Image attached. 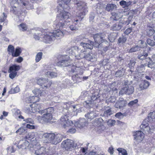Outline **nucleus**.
I'll list each match as a JSON object with an SVG mask.
<instances>
[{
  "instance_id": "nucleus-13",
  "label": "nucleus",
  "mask_w": 155,
  "mask_h": 155,
  "mask_svg": "<svg viewBox=\"0 0 155 155\" xmlns=\"http://www.w3.org/2000/svg\"><path fill=\"white\" fill-rule=\"evenodd\" d=\"M43 41L46 43L51 44L55 40L52 33L49 32L45 35L42 37Z\"/></svg>"
},
{
  "instance_id": "nucleus-7",
  "label": "nucleus",
  "mask_w": 155,
  "mask_h": 155,
  "mask_svg": "<svg viewBox=\"0 0 155 155\" xmlns=\"http://www.w3.org/2000/svg\"><path fill=\"white\" fill-rule=\"evenodd\" d=\"M58 122L64 128L74 125V123L71 120H69L67 115L62 116L58 120Z\"/></svg>"
},
{
  "instance_id": "nucleus-52",
  "label": "nucleus",
  "mask_w": 155,
  "mask_h": 155,
  "mask_svg": "<svg viewBox=\"0 0 155 155\" xmlns=\"http://www.w3.org/2000/svg\"><path fill=\"white\" fill-rule=\"evenodd\" d=\"M26 132V131L24 128L21 127L17 130L16 131V133H19L20 135H23Z\"/></svg>"
},
{
  "instance_id": "nucleus-14",
  "label": "nucleus",
  "mask_w": 155,
  "mask_h": 155,
  "mask_svg": "<svg viewBox=\"0 0 155 155\" xmlns=\"http://www.w3.org/2000/svg\"><path fill=\"white\" fill-rule=\"evenodd\" d=\"M83 54H81L79 57L82 58H84L87 60L90 61L92 62H93L96 60L97 56L95 54H93L92 53H89L85 54V53L84 52Z\"/></svg>"
},
{
  "instance_id": "nucleus-40",
  "label": "nucleus",
  "mask_w": 155,
  "mask_h": 155,
  "mask_svg": "<svg viewBox=\"0 0 155 155\" xmlns=\"http://www.w3.org/2000/svg\"><path fill=\"white\" fill-rule=\"evenodd\" d=\"M45 75L47 77L50 78H54L57 76V73L50 71L46 72Z\"/></svg>"
},
{
  "instance_id": "nucleus-48",
  "label": "nucleus",
  "mask_w": 155,
  "mask_h": 155,
  "mask_svg": "<svg viewBox=\"0 0 155 155\" xmlns=\"http://www.w3.org/2000/svg\"><path fill=\"white\" fill-rule=\"evenodd\" d=\"M42 54H43L42 52H39L37 54L35 57L36 62H39L41 59Z\"/></svg>"
},
{
  "instance_id": "nucleus-20",
  "label": "nucleus",
  "mask_w": 155,
  "mask_h": 155,
  "mask_svg": "<svg viewBox=\"0 0 155 155\" xmlns=\"http://www.w3.org/2000/svg\"><path fill=\"white\" fill-rule=\"evenodd\" d=\"M127 104V102L123 98H120L116 103L114 107L117 108L121 109L125 106Z\"/></svg>"
},
{
  "instance_id": "nucleus-38",
  "label": "nucleus",
  "mask_w": 155,
  "mask_h": 155,
  "mask_svg": "<svg viewBox=\"0 0 155 155\" xmlns=\"http://www.w3.org/2000/svg\"><path fill=\"white\" fill-rule=\"evenodd\" d=\"M148 119H146L143 120L142 124L140 126L141 128L145 130H144V129H146L147 130L148 129H149L150 127L148 126L149 124L148 123Z\"/></svg>"
},
{
  "instance_id": "nucleus-44",
  "label": "nucleus",
  "mask_w": 155,
  "mask_h": 155,
  "mask_svg": "<svg viewBox=\"0 0 155 155\" xmlns=\"http://www.w3.org/2000/svg\"><path fill=\"white\" fill-rule=\"evenodd\" d=\"M21 52V49L19 47L16 48L15 49V52H14L12 54V56L14 57H17L19 56Z\"/></svg>"
},
{
  "instance_id": "nucleus-56",
  "label": "nucleus",
  "mask_w": 155,
  "mask_h": 155,
  "mask_svg": "<svg viewBox=\"0 0 155 155\" xmlns=\"http://www.w3.org/2000/svg\"><path fill=\"white\" fill-rule=\"evenodd\" d=\"M117 150L119 152L121 153L123 155H127V151L124 149L120 148H118Z\"/></svg>"
},
{
  "instance_id": "nucleus-9",
  "label": "nucleus",
  "mask_w": 155,
  "mask_h": 155,
  "mask_svg": "<svg viewBox=\"0 0 155 155\" xmlns=\"http://www.w3.org/2000/svg\"><path fill=\"white\" fill-rule=\"evenodd\" d=\"M37 84L43 88H47L49 87L52 83L47 78H41L38 79L37 81Z\"/></svg>"
},
{
  "instance_id": "nucleus-60",
  "label": "nucleus",
  "mask_w": 155,
  "mask_h": 155,
  "mask_svg": "<svg viewBox=\"0 0 155 155\" xmlns=\"http://www.w3.org/2000/svg\"><path fill=\"white\" fill-rule=\"evenodd\" d=\"M138 100L137 99H135L134 100L130 101L128 104V105L129 107H131L134 104L137 103Z\"/></svg>"
},
{
  "instance_id": "nucleus-63",
  "label": "nucleus",
  "mask_w": 155,
  "mask_h": 155,
  "mask_svg": "<svg viewBox=\"0 0 155 155\" xmlns=\"http://www.w3.org/2000/svg\"><path fill=\"white\" fill-rule=\"evenodd\" d=\"M26 139H28L29 140H31V141L34 139V135L33 134H29L26 137Z\"/></svg>"
},
{
  "instance_id": "nucleus-22",
  "label": "nucleus",
  "mask_w": 155,
  "mask_h": 155,
  "mask_svg": "<svg viewBox=\"0 0 155 155\" xmlns=\"http://www.w3.org/2000/svg\"><path fill=\"white\" fill-rule=\"evenodd\" d=\"M94 43L90 40H88L87 43L82 42L80 43L81 45L84 49H91L93 48V46L94 45Z\"/></svg>"
},
{
  "instance_id": "nucleus-29",
  "label": "nucleus",
  "mask_w": 155,
  "mask_h": 155,
  "mask_svg": "<svg viewBox=\"0 0 155 155\" xmlns=\"http://www.w3.org/2000/svg\"><path fill=\"white\" fill-rule=\"evenodd\" d=\"M100 97L99 92L97 90L92 91L91 98L92 101H94L98 98Z\"/></svg>"
},
{
  "instance_id": "nucleus-18",
  "label": "nucleus",
  "mask_w": 155,
  "mask_h": 155,
  "mask_svg": "<svg viewBox=\"0 0 155 155\" xmlns=\"http://www.w3.org/2000/svg\"><path fill=\"white\" fill-rule=\"evenodd\" d=\"M60 3L58 6L59 8L68 9L70 8L69 3L71 0H59Z\"/></svg>"
},
{
  "instance_id": "nucleus-62",
  "label": "nucleus",
  "mask_w": 155,
  "mask_h": 155,
  "mask_svg": "<svg viewBox=\"0 0 155 155\" xmlns=\"http://www.w3.org/2000/svg\"><path fill=\"white\" fill-rule=\"evenodd\" d=\"M17 1L18 0H10L11 6H14V5L18 6Z\"/></svg>"
},
{
  "instance_id": "nucleus-15",
  "label": "nucleus",
  "mask_w": 155,
  "mask_h": 155,
  "mask_svg": "<svg viewBox=\"0 0 155 155\" xmlns=\"http://www.w3.org/2000/svg\"><path fill=\"white\" fill-rule=\"evenodd\" d=\"M74 51V56L75 57V59L77 60H79V61L80 60V58L79 56L81 54H83L84 52H85L84 51H83L82 50H81V48H79V47L75 46L71 47V50H70Z\"/></svg>"
},
{
  "instance_id": "nucleus-8",
  "label": "nucleus",
  "mask_w": 155,
  "mask_h": 155,
  "mask_svg": "<svg viewBox=\"0 0 155 155\" xmlns=\"http://www.w3.org/2000/svg\"><path fill=\"white\" fill-rule=\"evenodd\" d=\"M61 146L66 150H68L76 147L77 146V144L74 143L73 140L67 139L62 142Z\"/></svg>"
},
{
  "instance_id": "nucleus-31",
  "label": "nucleus",
  "mask_w": 155,
  "mask_h": 155,
  "mask_svg": "<svg viewBox=\"0 0 155 155\" xmlns=\"http://www.w3.org/2000/svg\"><path fill=\"white\" fill-rule=\"evenodd\" d=\"M63 137V135L61 134H55V139H54V144L56 145L61 142Z\"/></svg>"
},
{
  "instance_id": "nucleus-11",
  "label": "nucleus",
  "mask_w": 155,
  "mask_h": 155,
  "mask_svg": "<svg viewBox=\"0 0 155 155\" xmlns=\"http://www.w3.org/2000/svg\"><path fill=\"white\" fill-rule=\"evenodd\" d=\"M42 137L45 140V141L46 143L54 144V134L45 133L43 135Z\"/></svg>"
},
{
  "instance_id": "nucleus-21",
  "label": "nucleus",
  "mask_w": 155,
  "mask_h": 155,
  "mask_svg": "<svg viewBox=\"0 0 155 155\" xmlns=\"http://www.w3.org/2000/svg\"><path fill=\"white\" fill-rule=\"evenodd\" d=\"M87 123L84 118H81L77 122L75 123L74 125L76 127L81 128L85 126Z\"/></svg>"
},
{
  "instance_id": "nucleus-39",
  "label": "nucleus",
  "mask_w": 155,
  "mask_h": 155,
  "mask_svg": "<svg viewBox=\"0 0 155 155\" xmlns=\"http://www.w3.org/2000/svg\"><path fill=\"white\" fill-rule=\"evenodd\" d=\"M144 61H143L141 65L137 67V70L139 73L143 72L145 70V67L147 66V64L145 63H143Z\"/></svg>"
},
{
  "instance_id": "nucleus-58",
  "label": "nucleus",
  "mask_w": 155,
  "mask_h": 155,
  "mask_svg": "<svg viewBox=\"0 0 155 155\" xmlns=\"http://www.w3.org/2000/svg\"><path fill=\"white\" fill-rule=\"evenodd\" d=\"M31 143L34 146H37V147H39L40 145L38 142L37 140H36V138L31 140Z\"/></svg>"
},
{
  "instance_id": "nucleus-55",
  "label": "nucleus",
  "mask_w": 155,
  "mask_h": 155,
  "mask_svg": "<svg viewBox=\"0 0 155 155\" xmlns=\"http://www.w3.org/2000/svg\"><path fill=\"white\" fill-rule=\"evenodd\" d=\"M19 28L20 30L22 31L26 30L27 28L26 25L24 24H21L19 25Z\"/></svg>"
},
{
  "instance_id": "nucleus-27",
  "label": "nucleus",
  "mask_w": 155,
  "mask_h": 155,
  "mask_svg": "<svg viewBox=\"0 0 155 155\" xmlns=\"http://www.w3.org/2000/svg\"><path fill=\"white\" fill-rule=\"evenodd\" d=\"M148 54L147 53L143 52L139 54L137 56V58L141 60H143L144 61L147 62L150 60V58H147Z\"/></svg>"
},
{
  "instance_id": "nucleus-16",
  "label": "nucleus",
  "mask_w": 155,
  "mask_h": 155,
  "mask_svg": "<svg viewBox=\"0 0 155 155\" xmlns=\"http://www.w3.org/2000/svg\"><path fill=\"white\" fill-rule=\"evenodd\" d=\"M74 3L76 4L77 6L82 10L79 12H78L76 15H78L80 13L85 12V15L86 13L87 12V7L86 6L84 5V3H83L82 2L79 1H74Z\"/></svg>"
},
{
  "instance_id": "nucleus-33",
  "label": "nucleus",
  "mask_w": 155,
  "mask_h": 155,
  "mask_svg": "<svg viewBox=\"0 0 155 155\" xmlns=\"http://www.w3.org/2000/svg\"><path fill=\"white\" fill-rule=\"evenodd\" d=\"M150 85L149 82L146 80H144L141 82L139 87L141 90L147 88Z\"/></svg>"
},
{
  "instance_id": "nucleus-43",
  "label": "nucleus",
  "mask_w": 155,
  "mask_h": 155,
  "mask_svg": "<svg viewBox=\"0 0 155 155\" xmlns=\"http://www.w3.org/2000/svg\"><path fill=\"white\" fill-rule=\"evenodd\" d=\"M10 11L11 12L16 14L19 11V9L18 6L14 5V6H11Z\"/></svg>"
},
{
  "instance_id": "nucleus-35",
  "label": "nucleus",
  "mask_w": 155,
  "mask_h": 155,
  "mask_svg": "<svg viewBox=\"0 0 155 155\" xmlns=\"http://www.w3.org/2000/svg\"><path fill=\"white\" fill-rule=\"evenodd\" d=\"M146 63L148 67L150 68L152 71L155 70V62L151 61L150 59V60L147 61Z\"/></svg>"
},
{
  "instance_id": "nucleus-32",
  "label": "nucleus",
  "mask_w": 155,
  "mask_h": 155,
  "mask_svg": "<svg viewBox=\"0 0 155 155\" xmlns=\"http://www.w3.org/2000/svg\"><path fill=\"white\" fill-rule=\"evenodd\" d=\"M34 92H35L36 93L35 95L36 96H33L30 97V99L31 101H32V102H37L36 101H35V100L36 99H38V97L37 96H39V95L41 96L42 95L41 93V91L38 89H36L34 91Z\"/></svg>"
},
{
  "instance_id": "nucleus-30",
  "label": "nucleus",
  "mask_w": 155,
  "mask_h": 155,
  "mask_svg": "<svg viewBox=\"0 0 155 155\" xmlns=\"http://www.w3.org/2000/svg\"><path fill=\"white\" fill-rule=\"evenodd\" d=\"M45 148L43 147H38V149L35 150V154L36 155H42L45 153Z\"/></svg>"
},
{
  "instance_id": "nucleus-25",
  "label": "nucleus",
  "mask_w": 155,
  "mask_h": 155,
  "mask_svg": "<svg viewBox=\"0 0 155 155\" xmlns=\"http://www.w3.org/2000/svg\"><path fill=\"white\" fill-rule=\"evenodd\" d=\"M29 106L31 108L32 112H38L39 113V111H42L41 110V107L40 104H30Z\"/></svg>"
},
{
  "instance_id": "nucleus-53",
  "label": "nucleus",
  "mask_w": 155,
  "mask_h": 155,
  "mask_svg": "<svg viewBox=\"0 0 155 155\" xmlns=\"http://www.w3.org/2000/svg\"><path fill=\"white\" fill-rule=\"evenodd\" d=\"M155 32V30L152 28H150L149 29L147 30V35L150 36L152 35Z\"/></svg>"
},
{
  "instance_id": "nucleus-10",
  "label": "nucleus",
  "mask_w": 155,
  "mask_h": 155,
  "mask_svg": "<svg viewBox=\"0 0 155 155\" xmlns=\"http://www.w3.org/2000/svg\"><path fill=\"white\" fill-rule=\"evenodd\" d=\"M134 91V87L132 85H130L122 87L120 91L119 94L121 95L124 94L129 95L132 94Z\"/></svg>"
},
{
  "instance_id": "nucleus-57",
  "label": "nucleus",
  "mask_w": 155,
  "mask_h": 155,
  "mask_svg": "<svg viewBox=\"0 0 155 155\" xmlns=\"http://www.w3.org/2000/svg\"><path fill=\"white\" fill-rule=\"evenodd\" d=\"M21 4L25 6L26 8H28L30 6V4L28 1L25 0L21 2Z\"/></svg>"
},
{
  "instance_id": "nucleus-54",
  "label": "nucleus",
  "mask_w": 155,
  "mask_h": 155,
  "mask_svg": "<svg viewBox=\"0 0 155 155\" xmlns=\"http://www.w3.org/2000/svg\"><path fill=\"white\" fill-rule=\"evenodd\" d=\"M8 72L10 73V74H9V77L10 78L12 79H13L15 78L17 74V72L15 71H10L9 70Z\"/></svg>"
},
{
  "instance_id": "nucleus-64",
  "label": "nucleus",
  "mask_w": 155,
  "mask_h": 155,
  "mask_svg": "<svg viewBox=\"0 0 155 155\" xmlns=\"http://www.w3.org/2000/svg\"><path fill=\"white\" fill-rule=\"evenodd\" d=\"M24 121H25L27 123H29L32 124H34V121L31 118H28L26 119H24Z\"/></svg>"
},
{
  "instance_id": "nucleus-45",
  "label": "nucleus",
  "mask_w": 155,
  "mask_h": 155,
  "mask_svg": "<svg viewBox=\"0 0 155 155\" xmlns=\"http://www.w3.org/2000/svg\"><path fill=\"white\" fill-rule=\"evenodd\" d=\"M111 14L112 15L111 18L113 20H117L120 18V17L119 16L120 14H118L116 12H111Z\"/></svg>"
},
{
  "instance_id": "nucleus-12",
  "label": "nucleus",
  "mask_w": 155,
  "mask_h": 155,
  "mask_svg": "<svg viewBox=\"0 0 155 155\" xmlns=\"http://www.w3.org/2000/svg\"><path fill=\"white\" fill-rule=\"evenodd\" d=\"M92 123L95 127H98L99 130H103L105 128L103 124L104 121L101 118L95 119L92 121Z\"/></svg>"
},
{
  "instance_id": "nucleus-26",
  "label": "nucleus",
  "mask_w": 155,
  "mask_h": 155,
  "mask_svg": "<svg viewBox=\"0 0 155 155\" xmlns=\"http://www.w3.org/2000/svg\"><path fill=\"white\" fill-rule=\"evenodd\" d=\"M29 145V143L28 141L26 140H21L18 145V147L19 148H22L23 149H25Z\"/></svg>"
},
{
  "instance_id": "nucleus-47",
  "label": "nucleus",
  "mask_w": 155,
  "mask_h": 155,
  "mask_svg": "<svg viewBox=\"0 0 155 155\" xmlns=\"http://www.w3.org/2000/svg\"><path fill=\"white\" fill-rule=\"evenodd\" d=\"M71 81L69 80L66 79L64 81H63L62 84L63 86L62 87L63 88H66L71 85Z\"/></svg>"
},
{
  "instance_id": "nucleus-41",
  "label": "nucleus",
  "mask_w": 155,
  "mask_h": 155,
  "mask_svg": "<svg viewBox=\"0 0 155 155\" xmlns=\"http://www.w3.org/2000/svg\"><path fill=\"white\" fill-rule=\"evenodd\" d=\"M20 69V67L19 65L16 64H12L11 65L9 68V71H18Z\"/></svg>"
},
{
  "instance_id": "nucleus-4",
  "label": "nucleus",
  "mask_w": 155,
  "mask_h": 155,
  "mask_svg": "<svg viewBox=\"0 0 155 155\" xmlns=\"http://www.w3.org/2000/svg\"><path fill=\"white\" fill-rule=\"evenodd\" d=\"M58 61L57 65L61 67H64L71 66L72 61L69 59V56L66 55H59L58 57Z\"/></svg>"
},
{
  "instance_id": "nucleus-6",
  "label": "nucleus",
  "mask_w": 155,
  "mask_h": 155,
  "mask_svg": "<svg viewBox=\"0 0 155 155\" xmlns=\"http://www.w3.org/2000/svg\"><path fill=\"white\" fill-rule=\"evenodd\" d=\"M75 65H71V67L69 68L70 69H69V71L71 72L74 73L75 72L77 73H80V71H82L83 70L82 66L83 64V63L82 61L76 60Z\"/></svg>"
},
{
  "instance_id": "nucleus-5",
  "label": "nucleus",
  "mask_w": 155,
  "mask_h": 155,
  "mask_svg": "<svg viewBox=\"0 0 155 155\" xmlns=\"http://www.w3.org/2000/svg\"><path fill=\"white\" fill-rule=\"evenodd\" d=\"M54 111L53 107H49L42 111H39V113L44 114L41 116L42 119L46 122H48L51 120L53 118L52 114Z\"/></svg>"
},
{
  "instance_id": "nucleus-61",
  "label": "nucleus",
  "mask_w": 155,
  "mask_h": 155,
  "mask_svg": "<svg viewBox=\"0 0 155 155\" xmlns=\"http://www.w3.org/2000/svg\"><path fill=\"white\" fill-rule=\"evenodd\" d=\"M115 122V120H110L107 122V124L111 126L114 125Z\"/></svg>"
},
{
  "instance_id": "nucleus-23",
  "label": "nucleus",
  "mask_w": 155,
  "mask_h": 155,
  "mask_svg": "<svg viewBox=\"0 0 155 155\" xmlns=\"http://www.w3.org/2000/svg\"><path fill=\"white\" fill-rule=\"evenodd\" d=\"M83 71H80V73H78L79 74H74L72 77V79L73 80L74 83H79L81 82L82 80V77L81 74L83 73Z\"/></svg>"
},
{
  "instance_id": "nucleus-2",
  "label": "nucleus",
  "mask_w": 155,
  "mask_h": 155,
  "mask_svg": "<svg viewBox=\"0 0 155 155\" xmlns=\"http://www.w3.org/2000/svg\"><path fill=\"white\" fill-rule=\"evenodd\" d=\"M84 13L85 12H82L78 15H76L72 18V21L75 25H73L69 27V28L71 30L76 31L78 29V28L81 26V21L84 18Z\"/></svg>"
},
{
  "instance_id": "nucleus-46",
  "label": "nucleus",
  "mask_w": 155,
  "mask_h": 155,
  "mask_svg": "<svg viewBox=\"0 0 155 155\" xmlns=\"http://www.w3.org/2000/svg\"><path fill=\"white\" fill-rule=\"evenodd\" d=\"M147 118L150 121H155V112H150L148 115Z\"/></svg>"
},
{
  "instance_id": "nucleus-59",
  "label": "nucleus",
  "mask_w": 155,
  "mask_h": 155,
  "mask_svg": "<svg viewBox=\"0 0 155 155\" xmlns=\"http://www.w3.org/2000/svg\"><path fill=\"white\" fill-rule=\"evenodd\" d=\"M147 43L150 45L153 46L155 45V42L150 39H148L147 40Z\"/></svg>"
},
{
  "instance_id": "nucleus-28",
  "label": "nucleus",
  "mask_w": 155,
  "mask_h": 155,
  "mask_svg": "<svg viewBox=\"0 0 155 155\" xmlns=\"http://www.w3.org/2000/svg\"><path fill=\"white\" fill-rule=\"evenodd\" d=\"M117 9V6L114 4H107L106 7V10L107 12H112L115 11Z\"/></svg>"
},
{
  "instance_id": "nucleus-24",
  "label": "nucleus",
  "mask_w": 155,
  "mask_h": 155,
  "mask_svg": "<svg viewBox=\"0 0 155 155\" xmlns=\"http://www.w3.org/2000/svg\"><path fill=\"white\" fill-rule=\"evenodd\" d=\"M53 36L54 37L55 39L56 38H61L63 37L64 33L60 29H57L54 30L52 33Z\"/></svg>"
},
{
  "instance_id": "nucleus-49",
  "label": "nucleus",
  "mask_w": 155,
  "mask_h": 155,
  "mask_svg": "<svg viewBox=\"0 0 155 155\" xmlns=\"http://www.w3.org/2000/svg\"><path fill=\"white\" fill-rule=\"evenodd\" d=\"M127 40V38L125 36L122 35L118 39V42L119 43H121L123 44V43H124L126 42Z\"/></svg>"
},
{
  "instance_id": "nucleus-19",
  "label": "nucleus",
  "mask_w": 155,
  "mask_h": 155,
  "mask_svg": "<svg viewBox=\"0 0 155 155\" xmlns=\"http://www.w3.org/2000/svg\"><path fill=\"white\" fill-rule=\"evenodd\" d=\"M98 112L96 111H91L87 112L85 114V117L87 119L91 120L96 117H97L98 115Z\"/></svg>"
},
{
  "instance_id": "nucleus-1",
  "label": "nucleus",
  "mask_w": 155,
  "mask_h": 155,
  "mask_svg": "<svg viewBox=\"0 0 155 155\" xmlns=\"http://www.w3.org/2000/svg\"><path fill=\"white\" fill-rule=\"evenodd\" d=\"M57 16V19L59 21L57 22L55 21L54 24V27L55 28L62 29L68 27L70 21V13L62 11Z\"/></svg>"
},
{
  "instance_id": "nucleus-3",
  "label": "nucleus",
  "mask_w": 155,
  "mask_h": 155,
  "mask_svg": "<svg viewBox=\"0 0 155 155\" xmlns=\"http://www.w3.org/2000/svg\"><path fill=\"white\" fill-rule=\"evenodd\" d=\"M93 38L95 41L94 46L96 48H99L101 45L108 43L106 40L105 35L103 34H96L94 35Z\"/></svg>"
},
{
  "instance_id": "nucleus-36",
  "label": "nucleus",
  "mask_w": 155,
  "mask_h": 155,
  "mask_svg": "<svg viewBox=\"0 0 155 155\" xmlns=\"http://www.w3.org/2000/svg\"><path fill=\"white\" fill-rule=\"evenodd\" d=\"M117 34L116 32H112L108 35V39L110 41L113 42L117 37Z\"/></svg>"
},
{
  "instance_id": "nucleus-34",
  "label": "nucleus",
  "mask_w": 155,
  "mask_h": 155,
  "mask_svg": "<svg viewBox=\"0 0 155 155\" xmlns=\"http://www.w3.org/2000/svg\"><path fill=\"white\" fill-rule=\"evenodd\" d=\"M124 24L122 22H119L118 24H115L112 26V29L114 31H119L121 28Z\"/></svg>"
},
{
  "instance_id": "nucleus-42",
  "label": "nucleus",
  "mask_w": 155,
  "mask_h": 155,
  "mask_svg": "<svg viewBox=\"0 0 155 155\" xmlns=\"http://www.w3.org/2000/svg\"><path fill=\"white\" fill-rule=\"evenodd\" d=\"M124 70L122 68L121 69L116 71L115 75L117 77H120L123 76L124 74Z\"/></svg>"
},
{
  "instance_id": "nucleus-51",
  "label": "nucleus",
  "mask_w": 155,
  "mask_h": 155,
  "mask_svg": "<svg viewBox=\"0 0 155 155\" xmlns=\"http://www.w3.org/2000/svg\"><path fill=\"white\" fill-rule=\"evenodd\" d=\"M15 48L12 45H9L8 48V51L9 52V54H11L12 55L14 52Z\"/></svg>"
},
{
  "instance_id": "nucleus-37",
  "label": "nucleus",
  "mask_w": 155,
  "mask_h": 155,
  "mask_svg": "<svg viewBox=\"0 0 155 155\" xmlns=\"http://www.w3.org/2000/svg\"><path fill=\"white\" fill-rule=\"evenodd\" d=\"M144 45L138 46V45L132 47L129 50V52L132 53L140 50L141 48H143Z\"/></svg>"
},
{
  "instance_id": "nucleus-50",
  "label": "nucleus",
  "mask_w": 155,
  "mask_h": 155,
  "mask_svg": "<svg viewBox=\"0 0 155 155\" xmlns=\"http://www.w3.org/2000/svg\"><path fill=\"white\" fill-rule=\"evenodd\" d=\"M112 114H113V112L110 108L106 110L104 112V115L105 116H108Z\"/></svg>"
},
{
  "instance_id": "nucleus-17",
  "label": "nucleus",
  "mask_w": 155,
  "mask_h": 155,
  "mask_svg": "<svg viewBox=\"0 0 155 155\" xmlns=\"http://www.w3.org/2000/svg\"><path fill=\"white\" fill-rule=\"evenodd\" d=\"M134 139L136 141L139 143L141 142L144 137V134L141 131H137L134 135Z\"/></svg>"
}]
</instances>
